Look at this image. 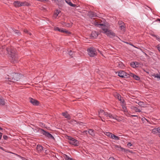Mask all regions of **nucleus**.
<instances>
[{"instance_id": "nucleus-1", "label": "nucleus", "mask_w": 160, "mask_h": 160, "mask_svg": "<svg viewBox=\"0 0 160 160\" xmlns=\"http://www.w3.org/2000/svg\"><path fill=\"white\" fill-rule=\"evenodd\" d=\"M6 50L12 63H14L17 62L18 61V58L16 50L12 47L7 48Z\"/></svg>"}, {"instance_id": "nucleus-2", "label": "nucleus", "mask_w": 160, "mask_h": 160, "mask_svg": "<svg viewBox=\"0 0 160 160\" xmlns=\"http://www.w3.org/2000/svg\"><path fill=\"white\" fill-rule=\"evenodd\" d=\"M20 78V76L18 73H12L10 75H8V77H6V81L9 84H11L9 82H14L19 81Z\"/></svg>"}, {"instance_id": "nucleus-3", "label": "nucleus", "mask_w": 160, "mask_h": 160, "mask_svg": "<svg viewBox=\"0 0 160 160\" xmlns=\"http://www.w3.org/2000/svg\"><path fill=\"white\" fill-rule=\"evenodd\" d=\"M67 138L68 140V142L70 144L76 146H78L79 145V141L74 138L68 136Z\"/></svg>"}, {"instance_id": "nucleus-4", "label": "nucleus", "mask_w": 160, "mask_h": 160, "mask_svg": "<svg viewBox=\"0 0 160 160\" xmlns=\"http://www.w3.org/2000/svg\"><path fill=\"white\" fill-rule=\"evenodd\" d=\"M13 4L14 6L16 8L22 6H28L29 5V3L26 1L21 2L18 1L14 2Z\"/></svg>"}, {"instance_id": "nucleus-5", "label": "nucleus", "mask_w": 160, "mask_h": 160, "mask_svg": "<svg viewBox=\"0 0 160 160\" xmlns=\"http://www.w3.org/2000/svg\"><path fill=\"white\" fill-rule=\"evenodd\" d=\"M88 55L90 57H94L97 55V52L95 48L94 47H90L87 49Z\"/></svg>"}, {"instance_id": "nucleus-6", "label": "nucleus", "mask_w": 160, "mask_h": 160, "mask_svg": "<svg viewBox=\"0 0 160 160\" xmlns=\"http://www.w3.org/2000/svg\"><path fill=\"white\" fill-rule=\"evenodd\" d=\"M40 132L43 135L45 136L46 137L48 138L51 139H54V137L48 132H47L43 129H40Z\"/></svg>"}, {"instance_id": "nucleus-7", "label": "nucleus", "mask_w": 160, "mask_h": 160, "mask_svg": "<svg viewBox=\"0 0 160 160\" xmlns=\"http://www.w3.org/2000/svg\"><path fill=\"white\" fill-rule=\"evenodd\" d=\"M118 76L122 78H127L129 77V74L125 72L122 71H120L118 72Z\"/></svg>"}, {"instance_id": "nucleus-8", "label": "nucleus", "mask_w": 160, "mask_h": 160, "mask_svg": "<svg viewBox=\"0 0 160 160\" xmlns=\"http://www.w3.org/2000/svg\"><path fill=\"white\" fill-rule=\"evenodd\" d=\"M95 24L96 26L97 27H99L100 26H102V29L103 31V33H105V32L107 31L108 29L103 24H98V22H96L95 23Z\"/></svg>"}, {"instance_id": "nucleus-9", "label": "nucleus", "mask_w": 160, "mask_h": 160, "mask_svg": "<svg viewBox=\"0 0 160 160\" xmlns=\"http://www.w3.org/2000/svg\"><path fill=\"white\" fill-rule=\"evenodd\" d=\"M105 34L111 38H113V37L115 36V34L111 30H108L107 31L105 32Z\"/></svg>"}, {"instance_id": "nucleus-10", "label": "nucleus", "mask_w": 160, "mask_h": 160, "mask_svg": "<svg viewBox=\"0 0 160 160\" xmlns=\"http://www.w3.org/2000/svg\"><path fill=\"white\" fill-rule=\"evenodd\" d=\"M54 30L55 31H57L59 32L65 33H68V34H69L70 33V32L66 30V29H61L57 27H54Z\"/></svg>"}, {"instance_id": "nucleus-11", "label": "nucleus", "mask_w": 160, "mask_h": 160, "mask_svg": "<svg viewBox=\"0 0 160 160\" xmlns=\"http://www.w3.org/2000/svg\"><path fill=\"white\" fill-rule=\"evenodd\" d=\"M29 100L30 102L33 105L37 106L39 104V102L38 101L32 98H30Z\"/></svg>"}, {"instance_id": "nucleus-12", "label": "nucleus", "mask_w": 160, "mask_h": 160, "mask_svg": "<svg viewBox=\"0 0 160 160\" xmlns=\"http://www.w3.org/2000/svg\"><path fill=\"white\" fill-rule=\"evenodd\" d=\"M88 15L91 18H94L98 17L97 14L93 12H88Z\"/></svg>"}, {"instance_id": "nucleus-13", "label": "nucleus", "mask_w": 160, "mask_h": 160, "mask_svg": "<svg viewBox=\"0 0 160 160\" xmlns=\"http://www.w3.org/2000/svg\"><path fill=\"white\" fill-rule=\"evenodd\" d=\"M115 115H113L111 114L110 113H108L106 112L105 116L107 117V118H115V117H114Z\"/></svg>"}, {"instance_id": "nucleus-14", "label": "nucleus", "mask_w": 160, "mask_h": 160, "mask_svg": "<svg viewBox=\"0 0 160 160\" xmlns=\"http://www.w3.org/2000/svg\"><path fill=\"white\" fill-rule=\"evenodd\" d=\"M130 76L133 77L134 79L137 80H139L140 79L138 76L132 73H129V77Z\"/></svg>"}, {"instance_id": "nucleus-15", "label": "nucleus", "mask_w": 160, "mask_h": 160, "mask_svg": "<svg viewBox=\"0 0 160 160\" xmlns=\"http://www.w3.org/2000/svg\"><path fill=\"white\" fill-rule=\"evenodd\" d=\"M98 35V33L96 31H92L91 35V37L94 38H96Z\"/></svg>"}, {"instance_id": "nucleus-16", "label": "nucleus", "mask_w": 160, "mask_h": 160, "mask_svg": "<svg viewBox=\"0 0 160 160\" xmlns=\"http://www.w3.org/2000/svg\"><path fill=\"white\" fill-rule=\"evenodd\" d=\"M62 115L64 117L67 119L69 120L71 118V117L69 114L67 112H63L62 113Z\"/></svg>"}, {"instance_id": "nucleus-17", "label": "nucleus", "mask_w": 160, "mask_h": 160, "mask_svg": "<svg viewBox=\"0 0 160 160\" xmlns=\"http://www.w3.org/2000/svg\"><path fill=\"white\" fill-rule=\"evenodd\" d=\"M131 109L134 110L135 112H141V110L138 109L137 107L132 106L131 107Z\"/></svg>"}, {"instance_id": "nucleus-18", "label": "nucleus", "mask_w": 160, "mask_h": 160, "mask_svg": "<svg viewBox=\"0 0 160 160\" xmlns=\"http://www.w3.org/2000/svg\"><path fill=\"white\" fill-rule=\"evenodd\" d=\"M99 115V117L101 118V117H102L103 116H105L106 112H105L102 110H100L98 112Z\"/></svg>"}, {"instance_id": "nucleus-19", "label": "nucleus", "mask_w": 160, "mask_h": 160, "mask_svg": "<svg viewBox=\"0 0 160 160\" xmlns=\"http://www.w3.org/2000/svg\"><path fill=\"white\" fill-rule=\"evenodd\" d=\"M114 96L116 98L118 99V100L121 101V102H122V100H124L121 99L122 97L119 94L116 93L115 94Z\"/></svg>"}, {"instance_id": "nucleus-20", "label": "nucleus", "mask_w": 160, "mask_h": 160, "mask_svg": "<svg viewBox=\"0 0 160 160\" xmlns=\"http://www.w3.org/2000/svg\"><path fill=\"white\" fill-rule=\"evenodd\" d=\"M36 149L38 152H41L42 151L43 148L42 146L38 145L37 146Z\"/></svg>"}, {"instance_id": "nucleus-21", "label": "nucleus", "mask_w": 160, "mask_h": 160, "mask_svg": "<svg viewBox=\"0 0 160 160\" xmlns=\"http://www.w3.org/2000/svg\"><path fill=\"white\" fill-rule=\"evenodd\" d=\"M122 107L124 111L125 112H127V109L126 107L125 106L126 104L125 101L124 100H122Z\"/></svg>"}, {"instance_id": "nucleus-22", "label": "nucleus", "mask_w": 160, "mask_h": 160, "mask_svg": "<svg viewBox=\"0 0 160 160\" xmlns=\"http://www.w3.org/2000/svg\"><path fill=\"white\" fill-rule=\"evenodd\" d=\"M65 2L70 6L75 7L76 5L74 4H72L70 0H65Z\"/></svg>"}, {"instance_id": "nucleus-23", "label": "nucleus", "mask_w": 160, "mask_h": 160, "mask_svg": "<svg viewBox=\"0 0 160 160\" xmlns=\"http://www.w3.org/2000/svg\"><path fill=\"white\" fill-rule=\"evenodd\" d=\"M5 100L1 96H0V105H4L5 104Z\"/></svg>"}, {"instance_id": "nucleus-24", "label": "nucleus", "mask_w": 160, "mask_h": 160, "mask_svg": "<svg viewBox=\"0 0 160 160\" xmlns=\"http://www.w3.org/2000/svg\"><path fill=\"white\" fill-rule=\"evenodd\" d=\"M118 23L119 24H121V25L120 26L121 29H123L124 30L125 28V24L124 23H122V21H119Z\"/></svg>"}, {"instance_id": "nucleus-25", "label": "nucleus", "mask_w": 160, "mask_h": 160, "mask_svg": "<svg viewBox=\"0 0 160 160\" xmlns=\"http://www.w3.org/2000/svg\"><path fill=\"white\" fill-rule=\"evenodd\" d=\"M118 66L121 68H124L125 66L123 63L121 62H118Z\"/></svg>"}, {"instance_id": "nucleus-26", "label": "nucleus", "mask_w": 160, "mask_h": 160, "mask_svg": "<svg viewBox=\"0 0 160 160\" xmlns=\"http://www.w3.org/2000/svg\"><path fill=\"white\" fill-rule=\"evenodd\" d=\"M111 138L116 140L120 139V138L119 137L116 136L113 134L112 135Z\"/></svg>"}, {"instance_id": "nucleus-27", "label": "nucleus", "mask_w": 160, "mask_h": 160, "mask_svg": "<svg viewBox=\"0 0 160 160\" xmlns=\"http://www.w3.org/2000/svg\"><path fill=\"white\" fill-rule=\"evenodd\" d=\"M63 157L65 160H73L72 158H70L66 154H64Z\"/></svg>"}, {"instance_id": "nucleus-28", "label": "nucleus", "mask_w": 160, "mask_h": 160, "mask_svg": "<svg viewBox=\"0 0 160 160\" xmlns=\"http://www.w3.org/2000/svg\"><path fill=\"white\" fill-rule=\"evenodd\" d=\"M152 132L153 134H156L158 133V128L153 129L152 130Z\"/></svg>"}, {"instance_id": "nucleus-29", "label": "nucleus", "mask_w": 160, "mask_h": 160, "mask_svg": "<svg viewBox=\"0 0 160 160\" xmlns=\"http://www.w3.org/2000/svg\"><path fill=\"white\" fill-rule=\"evenodd\" d=\"M13 30L18 36H19L21 35V33L19 31L13 29Z\"/></svg>"}, {"instance_id": "nucleus-30", "label": "nucleus", "mask_w": 160, "mask_h": 160, "mask_svg": "<svg viewBox=\"0 0 160 160\" xmlns=\"http://www.w3.org/2000/svg\"><path fill=\"white\" fill-rule=\"evenodd\" d=\"M104 134L107 136L108 137H110L111 138L112 135V134L109 132H104Z\"/></svg>"}, {"instance_id": "nucleus-31", "label": "nucleus", "mask_w": 160, "mask_h": 160, "mask_svg": "<svg viewBox=\"0 0 160 160\" xmlns=\"http://www.w3.org/2000/svg\"><path fill=\"white\" fill-rule=\"evenodd\" d=\"M138 104V105L141 107H145V104L142 102H139Z\"/></svg>"}, {"instance_id": "nucleus-32", "label": "nucleus", "mask_w": 160, "mask_h": 160, "mask_svg": "<svg viewBox=\"0 0 160 160\" xmlns=\"http://www.w3.org/2000/svg\"><path fill=\"white\" fill-rule=\"evenodd\" d=\"M88 133H89L92 136H93L94 135L93 130L91 129H90L88 130Z\"/></svg>"}, {"instance_id": "nucleus-33", "label": "nucleus", "mask_w": 160, "mask_h": 160, "mask_svg": "<svg viewBox=\"0 0 160 160\" xmlns=\"http://www.w3.org/2000/svg\"><path fill=\"white\" fill-rule=\"evenodd\" d=\"M60 12V11H59L58 10H56L54 15V16H53L55 18H56L57 17V16L58 15Z\"/></svg>"}, {"instance_id": "nucleus-34", "label": "nucleus", "mask_w": 160, "mask_h": 160, "mask_svg": "<svg viewBox=\"0 0 160 160\" xmlns=\"http://www.w3.org/2000/svg\"><path fill=\"white\" fill-rule=\"evenodd\" d=\"M115 147L116 148H120V149H119V150L122 151H123L124 152H125L126 151L125 149H124V148H122L121 147H119L118 145H116L115 146Z\"/></svg>"}, {"instance_id": "nucleus-35", "label": "nucleus", "mask_w": 160, "mask_h": 160, "mask_svg": "<svg viewBox=\"0 0 160 160\" xmlns=\"http://www.w3.org/2000/svg\"><path fill=\"white\" fill-rule=\"evenodd\" d=\"M131 66L132 68H135L136 67V65L135 64V62H132L130 63Z\"/></svg>"}, {"instance_id": "nucleus-36", "label": "nucleus", "mask_w": 160, "mask_h": 160, "mask_svg": "<svg viewBox=\"0 0 160 160\" xmlns=\"http://www.w3.org/2000/svg\"><path fill=\"white\" fill-rule=\"evenodd\" d=\"M114 117H115V118H113V119L116 120L118 122H121V120L116 115H115Z\"/></svg>"}, {"instance_id": "nucleus-37", "label": "nucleus", "mask_w": 160, "mask_h": 160, "mask_svg": "<svg viewBox=\"0 0 160 160\" xmlns=\"http://www.w3.org/2000/svg\"><path fill=\"white\" fill-rule=\"evenodd\" d=\"M5 46H1V47H0V52H1L2 51H3V50L5 49Z\"/></svg>"}, {"instance_id": "nucleus-38", "label": "nucleus", "mask_w": 160, "mask_h": 160, "mask_svg": "<svg viewBox=\"0 0 160 160\" xmlns=\"http://www.w3.org/2000/svg\"><path fill=\"white\" fill-rule=\"evenodd\" d=\"M68 54L70 56H71V57H73V56H72V55H73V52H72V51L71 50H70L69 52H68Z\"/></svg>"}, {"instance_id": "nucleus-39", "label": "nucleus", "mask_w": 160, "mask_h": 160, "mask_svg": "<svg viewBox=\"0 0 160 160\" xmlns=\"http://www.w3.org/2000/svg\"><path fill=\"white\" fill-rule=\"evenodd\" d=\"M153 36H154V37H156L158 41L160 42V38L159 37H158V36H156V35H154Z\"/></svg>"}, {"instance_id": "nucleus-40", "label": "nucleus", "mask_w": 160, "mask_h": 160, "mask_svg": "<svg viewBox=\"0 0 160 160\" xmlns=\"http://www.w3.org/2000/svg\"><path fill=\"white\" fill-rule=\"evenodd\" d=\"M132 144L130 142H128V143L127 144V146L128 147H131L132 146Z\"/></svg>"}, {"instance_id": "nucleus-41", "label": "nucleus", "mask_w": 160, "mask_h": 160, "mask_svg": "<svg viewBox=\"0 0 160 160\" xmlns=\"http://www.w3.org/2000/svg\"><path fill=\"white\" fill-rule=\"evenodd\" d=\"M29 31H28L27 29H24V32H25V33H28V32Z\"/></svg>"}, {"instance_id": "nucleus-42", "label": "nucleus", "mask_w": 160, "mask_h": 160, "mask_svg": "<svg viewBox=\"0 0 160 160\" xmlns=\"http://www.w3.org/2000/svg\"><path fill=\"white\" fill-rule=\"evenodd\" d=\"M3 138H4L5 140H7L8 138V137L6 135H4L3 136Z\"/></svg>"}, {"instance_id": "nucleus-43", "label": "nucleus", "mask_w": 160, "mask_h": 160, "mask_svg": "<svg viewBox=\"0 0 160 160\" xmlns=\"http://www.w3.org/2000/svg\"><path fill=\"white\" fill-rule=\"evenodd\" d=\"M66 26L67 27H71V26H72V24H70L69 23H68L67 24Z\"/></svg>"}, {"instance_id": "nucleus-44", "label": "nucleus", "mask_w": 160, "mask_h": 160, "mask_svg": "<svg viewBox=\"0 0 160 160\" xmlns=\"http://www.w3.org/2000/svg\"><path fill=\"white\" fill-rule=\"evenodd\" d=\"M158 50L160 52V46H157Z\"/></svg>"}, {"instance_id": "nucleus-45", "label": "nucleus", "mask_w": 160, "mask_h": 160, "mask_svg": "<svg viewBox=\"0 0 160 160\" xmlns=\"http://www.w3.org/2000/svg\"><path fill=\"white\" fill-rule=\"evenodd\" d=\"M2 135V132H0V140L1 139Z\"/></svg>"}, {"instance_id": "nucleus-46", "label": "nucleus", "mask_w": 160, "mask_h": 160, "mask_svg": "<svg viewBox=\"0 0 160 160\" xmlns=\"http://www.w3.org/2000/svg\"><path fill=\"white\" fill-rule=\"evenodd\" d=\"M159 76L158 74H156L155 76V78H158Z\"/></svg>"}, {"instance_id": "nucleus-47", "label": "nucleus", "mask_w": 160, "mask_h": 160, "mask_svg": "<svg viewBox=\"0 0 160 160\" xmlns=\"http://www.w3.org/2000/svg\"><path fill=\"white\" fill-rule=\"evenodd\" d=\"M130 117H138V116L136 115H131Z\"/></svg>"}, {"instance_id": "nucleus-48", "label": "nucleus", "mask_w": 160, "mask_h": 160, "mask_svg": "<svg viewBox=\"0 0 160 160\" xmlns=\"http://www.w3.org/2000/svg\"><path fill=\"white\" fill-rule=\"evenodd\" d=\"M110 160H113L114 158L113 157H110L109 158V159Z\"/></svg>"}, {"instance_id": "nucleus-49", "label": "nucleus", "mask_w": 160, "mask_h": 160, "mask_svg": "<svg viewBox=\"0 0 160 160\" xmlns=\"http://www.w3.org/2000/svg\"><path fill=\"white\" fill-rule=\"evenodd\" d=\"M28 34H29L30 36H31V35H32V33H31V32L29 31L28 33Z\"/></svg>"}, {"instance_id": "nucleus-50", "label": "nucleus", "mask_w": 160, "mask_h": 160, "mask_svg": "<svg viewBox=\"0 0 160 160\" xmlns=\"http://www.w3.org/2000/svg\"><path fill=\"white\" fill-rule=\"evenodd\" d=\"M156 74L155 73H153L152 75V76H153L155 77V76Z\"/></svg>"}, {"instance_id": "nucleus-51", "label": "nucleus", "mask_w": 160, "mask_h": 160, "mask_svg": "<svg viewBox=\"0 0 160 160\" xmlns=\"http://www.w3.org/2000/svg\"><path fill=\"white\" fill-rule=\"evenodd\" d=\"M142 120H147V119L144 118H142Z\"/></svg>"}, {"instance_id": "nucleus-52", "label": "nucleus", "mask_w": 160, "mask_h": 160, "mask_svg": "<svg viewBox=\"0 0 160 160\" xmlns=\"http://www.w3.org/2000/svg\"><path fill=\"white\" fill-rule=\"evenodd\" d=\"M0 129L2 130V128L0 127Z\"/></svg>"}, {"instance_id": "nucleus-53", "label": "nucleus", "mask_w": 160, "mask_h": 160, "mask_svg": "<svg viewBox=\"0 0 160 160\" xmlns=\"http://www.w3.org/2000/svg\"><path fill=\"white\" fill-rule=\"evenodd\" d=\"M158 20L160 21V19H158Z\"/></svg>"}, {"instance_id": "nucleus-54", "label": "nucleus", "mask_w": 160, "mask_h": 160, "mask_svg": "<svg viewBox=\"0 0 160 160\" xmlns=\"http://www.w3.org/2000/svg\"><path fill=\"white\" fill-rule=\"evenodd\" d=\"M158 77H159L158 78H159L160 79V76H159Z\"/></svg>"}, {"instance_id": "nucleus-55", "label": "nucleus", "mask_w": 160, "mask_h": 160, "mask_svg": "<svg viewBox=\"0 0 160 160\" xmlns=\"http://www.w3.org/2000/svg\"><path fill=\"white\" fill-rule=\"evenodd\" d=\"M101 120H102V121H103V122L104 121L102 119Z\"/></svg>"}, {"instance_id": "nucleus-56", "label": "nucleus", "mask_w": 160, "mask_h": 160, "mask_svg": "<svg viewBox=\"0 0 160 160\" xmlns=\"http://www.w3.org/2000/svg\"><path fill=\"white\" fill-rule=\"evenodd\" d=\"M73 121H74V122H76V121L75 120H73Z\"/></svg>"}, {"instance_id": "nucleus-57", "label": "nucleus", "mask_w": 160, "mask_h": 160, "mask_svg": "<svg viewBox=\"0 0 160 160\" xmlns=\"http://www.w3.org/2000/svg\"><path fill=\"white\" fill-rule=\"evenodd\" d=\"M87 132V131H84V132Z\"/></svg>"}, {"instance_id": "nucleus-58", "label": "nucleus", "mask_w": 160, "mask_h": 160, "mask_svg": "<svg viewBox=\"0 0 160 160\" xmlns=\"http://www.w3.org/2000/svg\"><path fill=\"white\" fill-rule=\"evenodd\" d=\"M0 96H1L0 95Z\"/></svg>"}]
</instances>
